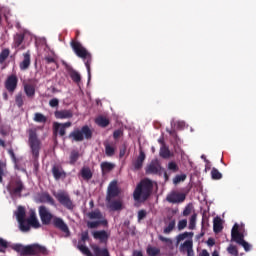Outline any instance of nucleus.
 I'll use <instances>...</instances> for the list:
<instances>
[{"label": "nucleus", "mask_w": 256, "mask_h": 256, "mask_svg": "<svg viewBox=\"0 0 256 256\" xmlns=\"http://www.w3.org/2000/svg\"><path fill=\"white\" fill-rule=\"evenodd\" d=\"M101 170L102 171H113V169H115V164L111 163V162H102L101 165Z\"/></svg>", "instance_id": "obj_33"}, {"label": "nucleus", "mask_w": 256, "mask_h": 256, "mask_svg": "<svg viewBox=\"0 0 256 256\" xmlns=\"http://www.w3.org/2000/svg\"><path fill=\"white\" fill-rule=\"evenodd\" d=\"M11 249L16 251V253H19L21 256L47 255V248L39 244H32L27 246H23V244H13Z\"/></svg>", "instance_id": "obj_4"}, {"label": "nucleus", "mask_w": 256, "mask_h": 256, "mask_svg": "<svg viewBox=\"0 0 256 256\" xmlns=\"http://www.w3.org/2000/svg\"><path fill=\"white\" fill-rule=\"evenodd\" d=\"M80 175L84 181H91L93 179V172L91 171V168L84 166L81 171Z\"/></svg>", "instance_id": "obj_26"}, {"label": "nucleus", "mask_w": 256, "mask_h": 256, "mask_svg": "<svg viewBox=\"0 0 256 256\" xmlns=\"http://www.w3.org/2000/svg\"><path fill=\"white\" fill-rule=\"evenodd\" d=\"M68 139L72 141V143H81L83 141H89L93 139V130L88 125H84L81 128H75L68 135Z\"/></svg>", "instance_id": "obj_5"}, {"label": "nucleus", "mask_w": 256, "mask_h": 256, "mask_svg": "<svg viewBox=\"0 0 256 256\" xmlns=\"http://www.w3.org/2000/svg\"><path fill=\"white\" fill-rule=\"evenodd\" d=\"M73 123L71 122H65V123H59V122H54L53 127H54V133H58L60 137H65L67 131L66 129H69Z\"/></svg>", "instance_id": "obj_15"}, {"label": "nucleus", "mask_w": 256, "mask_h": 256, "mask_svg": "<svg viewBox=\"0 0 256 256\" xmlns=\"http://www.w3.org/2000/svg\"><path fill=\"white\" fill-rule=\"evenodd\" d=\"M200 256H210L209 252L207 250H202V252L200 253Z\"/></svg>", "instance_id": "obj_64"}, {"label": "nucleus", "mask_w": 256, "mask_h": 256, "mask_svg": "<svg viewBox=\"0 0 256 256\" xmlns=\"http://www.w3.org/2000/svg\"><path fill=\"white\" fill-rule=\"evenodd\" d=\"M52 175L55 181H60V179H67V172H65V170L59 166L54 165L52 167Z\"/></svg>", "instance_id": "obj_19"}, {"label": "nucleus", "mask_w": 256, "mask_h": 256, "mask_svg": "<svg viewBox=\"0 0 256 256\" xmlns=\"http://www.w3.org/2000/svg\"><path fill=\"white\" fill-rule=\"evenodd\" d=\"M8 153L10 155V157L15 161L17 159V157L15 156V152L13 151V149L8 150Z\"/></svg>", "instance_id": "obj_62"}, {"label": "nucleus", "mask_w": 256, "mask_h": 256, "mask_svg": "<svg viewBox=\"0 0 256 256\" xmlns=\"http://www.w3.org/2000/svg\"><path fill=\"white\" fill-rule=\"evenodd\" d=\"M227 252L230 254V255H233V256H239V250H237V246L233 245V244H230L229 247L227 248Z\"/></svg>", "instance_id": "obj_45"}, {"label": "nucleus", "mask_w": 256, "mask_h": 256, "mask_svg": "<svg viewBox=\"0 0 256 256\" xmlns=\"http://www.w3.org/2000/svg\"><path fill=\"white\" fill-rule=\"evenodd\" d=\"M146 253L149 256H157V255H159V253H161V250H159L158 248L152 247V246H148Z\"/></svg>", "instance_id": "obj_39"}, {"label": "nucleus", "mask_w": 256, "mask_h": 256, "mask_svg": "<svg viewBox=\"0 0 256 256\" xmlns=\"http://www.w3.org/2000/svg\"><path fill=\"white\" fill-rule=\"evenodd\" d=\"M175 157V152L169 149V146L165 144V141H161V158L162 159H173Z\"/></svg>", "instance_id": "obj_18"}, {"label": "nucleus", "mask_w": 256, "mask_h": 256, "mask_svg": "<svg viewBox=\"0 0 256 256\" xmlns=\"http://www.w3.org/2000/svg\"><path fill=\"white\" fill-rule=\"evenodd\" d=\"M185 179H187V175L186 174L176 175L173 178V183L175 185H179V183H183V181H185Z\"/></svg>", "instance_id": "obj_42"}, {"label": "nucleus", "mask_w": 256, "mask_h": 256, "mask_svg": "<svg viewBox=\"0 0 256 256\" xmlns=\"http://www.w3.org/2000/svg\"><path fill=\"white\" fill-rule=\"evenodd\" d=\"M45 61H46V63H56L55 58H53L51 56L45 57Z\"/></svg>", "instance_id": "obj_60"}, {"label": "nucleus", "mask_w": 256, "mask_h": 256, "mask_svg": "<svg viewBox=\"0 0 256 256\" xmlns=\"http://www.w3.org/2000/svg\"><path fill=\"white\" fill-rule=\"evenodd\" d=\"M168 133H169V135H170L175 141H179V136L177 135V131H175V130H169Z\"/></svg>", "instance_id": "obj_54"}, {"label": "nucleus", "mask_w": 256, "mask_h": 256, "mask_svg": "<svg viewBox=\"0 0 256 256\" xmlns=\"http://www.w3.org/2000/svg\"><path fill=\"white\" fill-rule=\"evenodd\" d=\"M159 171H161L159 160H152L145 168L146 175H158Z\"/></svg>", "instance_id": "obj_14"}, {"label": "nucleus", "mask_w": 256, "mask_h": 256, "mask_svg": "<svg viewBox=\"0 0 256 256\" xmlns=\"http://www.w3.org/2000/svg\"><path fill=\"white\" fill-rule=\"evenodd\" d=\"M211 177L214 181H219V179H223V174L217 168H212Z\"/></svg>", "instance_id": "obj_35"}, {"label": "nucleus", "mask_w": 256, "mask_h": 256, "mask_svg": "<svg viewBox=\"0 0 256 256\" xmlns=\"http://www.w3.org/2000/svg\"><path fill=\"white\" fill-rule=\"evenodd\" d=\"M207 245H209V247H213V245H215V240L213 238H209L207 240Z\"/></svg>", "instance_id": "obj_63"}, {"label": "nucleus", "mask_w": 256, "mask_h": 256, "mask_svg": "<svg viewBox=\"0 0 256 256\" xmlns=\"http://www.w3.org/2000/svg\"><path fill=\"white\" fill-rule=\"evenodd\" d=\"M51 224L55 229L64 233L65 237H71V231L69 230V226L65 223V220L61 217L54 216Z\"/></svg>", "instance_id": "obj_10"}, {"label": "nucleus", "mask_w": 256, "mask_h": 256, "mask_svg": "<svg viewBox=\"0 0 256 256\" xmlns=\"http://www.w3.org/2000/svg\"><path fill=\"white\" fill-rule=\"evenodd\" d=\"M70 47L74 51V53L77 55V57H80V59H83L85 63V67L87 69L88 73V79H91V63L93 61V56L85 47H83L82 44H80L79 41L72 40L70 42Z\"/></svg>", "instance_id": "obj_3"}, {"label": "nucleus", "mask_w": 256, "mask_h": 256, "mask_svg": "<svg viewBox=\"0 0 256 256\" xmlns=\"http://www.w3.org/2000/svg\"><path fill=\"white\" fill-rule=\"evenodd\" d=\"M87 227L89 229H97L99 227V221L87 222Z\"/></svg>", "instance_id": "obj_51"}, {"label": "nucleus", "mask_w": 256, "mask_h": 256, "mask_svg": "<svg viewBox=\"0 0 256 256\" xmlns=\"http://www.w3.org/2000/svg\"><path fill=\"white\" fill-rule=\"evenodd\" d=\"M38 213L43 225H51L53 219H55V215L49 212L46 206H40Z\"/></svg>", "instance_id": "obj_11"}, {"label": "nucleus", "mask_w": 256, "mask_h": 256, "mask_svg": "<svg viewBox=\"0 0 256 256\" xmlns=\"http://www.w3.org/2000/svg\"><path fill=\"white\" fill-rule=\"evenodd\" d=\"M103 145L105 147V155L107 157H113V155H115V151H117L115 142H109V140H106Z\"/></svg>", "instance_id": "obj_21"}, {"label": "nucleus", "mask_w": 256, "mask_h": 256, "mask_svg": "<svg viewBox=\"0 0 256 256\" xmlns=\"http://www.w3.org/2000/svg\"><path fill=\"white\" fill-rule=\"evenodd\" d=\"M161 242L168 243V245H173V241H171L169 238L161 237Z\"/></svg>", "instance_id": "obj_59"}, {"label": "nucleus", "mask_w": 256, "mask_h": 256, "mask_svg": "<svg viewBox=\"0 0 256 256\" xmlns=\"http://www.w3.org/2000/svg\"><path fill=\"white\" fill-rule=\"evenodd\" d=\"M50 107H59V99L53 98L49 101Z\"/></svg>", "instance_id": "obj_53"}, {"label": "nucleus", "mask_w": 256, "mask_h": 256, "mask_svg": "<svg viewBox=\"0 0 256 256\" xmlns=\"http://www.w3.org/2000/svg\"><path fill=\"white\" fill-rule=\"evenodd\" d=\"M187 227V219L180 220L178 222V231H183Z\"/></svg>", "instance_id": "obj_49"}, {"label": "nucleus", "mask_w": 256, "mask_h": 256, "mask_svg": "<svg viewBox=\"0 0 256 256\" xmlns=\"http://www.w3.org/2000/svg\"><path fill=\"white\" fill-rule=\"evenodd\" d=\"M79 160V151L73 150L70 153V165H75L77 161Z\"/></svg>", "instance_id": "obj_38"}, {"label": "nucleus", "mask_w": 256, "mask_h": 256, "mask_svg": "<svg viewBox=\"0 0 256 256\" xmlns=\"http://www.w3.org/2000/svg\"><path fill=\"white\" fill-rule=\"evenodd\" d=\"M145 217H147V210L138 211V223H141Z\"/></svg>", "instance_id": "obj_48"}, {"label": "nucleus", "mask_w": 256, "mask_h": 256, "mask_svg": "<svg viewBox=\"0 0 256 256\" xmlns=\"http://www.w3.org/2000/svg\"><path fill=\"white\" fill-rule=\"evenodd\" d=\"M145 152L143 151L142 148H140L139 156L137 157L136 160L132 162V165L134 167V171H139L143 169V163L145 162L146 159Z\"/></svg>", "instance_id": "obj_17"}, {"label": "nucleus", "mask_w": 256, "mask_h": 256, "mask_svg": "<svg viewBox=\"0 0 256 256\" xmlns=\"http://www.w3.org/2000/svg\"><path fill=\"white\" fill-rule=\"evenodd\" d=\"M23 61L20 63L21 71H27V68L31 65V54L26 52L23 54Z\"/></svg>", "instance_id": "obj_25"}, {"label": "nucleus", "mask_w": 256, "mask_h": 256, "mask_svg": "<svg viewBox=\"0 0 256 256\" xmlns=\"http://www.w3.org/2000/svg\"><path fill=\"white\" fill-rule=\"evenodd\" d=\"M240 245L243 246L244 251L246 252L251 251V245L248 244L247 241L244 240L242 243H240Z\"/></svg>", "instance_id": "obj_52"}, {"label": "nucleus", "mask_w": 256, "mask_h": 256, "mask_svg": "<svg viewBox=\"0 0 256 256\" xmlns=\"http://www.w3.org/2000/svg\"><path fill=\"white\" fill-rule=\"evenodd\" d=\"M231 237H232V241H235L236 243H238V245H240V243L245 241V236L241 232H238V233L232 235Z\"/></svg>", "instance_id": "obj_36"}, {"label": "nucleus", "mask_w": 256, "mask_h": 256, "mask_svg": "<svg viewBox=\"0 0 256 256\" xmlns=\"http://www.w3.org/2000/svg\"><path fill=\"white\" fill-rule=\"evenodd\" d=\"M24 99H25V97H24L23 94H21V93H18V94L15 96V103H16V105H17V107H18L19 109H21V107H23V105H24Z\"/></svg>", "instance_id": "obj_37"}, {"label": "nucleus", "mask_w": 256, "mask_h": 256, "mask_svg": "<svg viewBox=\"0 0 256 256\" xmlns=\"http://www.w3.org/2000/svg\"><path fill=\"white\" fill-rule=\"evenodd\" d=\"M9 55H11V50H9L8 48H5L0 52V65H3V63L7 61Z\"/></svg>", "instance_id": "obj_29"}, {"label": "nucleus", "mask_w": 256, "mask_h": 256, "mask_svg": "<svg viewBox=\"0 0 256 256\" xmlns=\"http://www.w3.org/2000/svg\"><path fill=\"white\" fill-rule=\"evenodd\" d=\"M110 211H121L123 209V202L121 200L107 201Z\"/></svg>", "instance_id": "obj_24"}, {"label": "nucleus", "mask_w": 256, "mask_h": 256, "mask_svg": "<svg viewBox=\"0 0 256 256\" xmlns=\"http://www.w3.org/2000/svg\"><path fill=\"white\" fill-rule=\"evenodd\" d=\"M24 92L26 93L27 97H35V86L31 84L24 85Z\"/></svg>", "instance_id": "obj_30"}, {"label": "nucleus", "mask_w": 256, "mask_h": 256, "mask_svg": "<svg viewBox=\"0 0 256 256\" xmlns=\"http://www.w3.org/2000/svg\"><path fill=\"white\" fill-rule=\"evenodd\" d=\"M54 117L57 119H72L73 111L72 110H56L54 112Z\"/></svg>", "instance_id": "obj_23"}, {"label": "nucleus", "mask_w": 256, "mask_h": 256, "mask_svg": "<svg viewBox=\"0 0 256 256\" xmlns=\"http://www.w3.org/2000/svg\"><path fill=\"white\" fill-rule=\"evenodd\" d=\"M189 237H193V233H191V232H184L182 234H179L177 236V242L181 243V241H185V239H187Z\"/></svg>", "instance_id": "obj_44"}, {"label": "nucleus", "mask_w": 256, "mask_h": 256, "mask_svg": "<svg viewBox=\"0 0 256 256\" xmlns=\"http://www.w3.org/2000/svg\"><path fill=\"white\" fill-rule=\"evenodd\" d=\"M213 231L214 233H221L223 231V222L221 218L219 217L214 218Z\"/></svg>", "instance_id": "obj_28"}, {"label": "nucleus", "mask_w": 256, "mask_h": 256, "mask_svg": "<svg viewBox=\"0 0 256 256\" xmlns=\"http://www.w3.org/2000/svg\"><path fill=\"white\" fill-rule=\"evenodd\" d=\"M81 241H83V243H85L86 241H89V231H83L81 233Z\"/></svg>", "instance_id": "obj_50"}, {"label": "nucleus", "mask_w": 256, "mask_h": 256, "mask_svg": "<svg viewBox=\"0 0 256 256\" xmlns=\"http://www.w3.org/2000/svg\"><path fill=\"white\" fill-rule=\"evenodd\" d=\"M182 247L184 249H187V251H191L193 249V241L191 240H186L183 244Z\"/></svg>", "instance_id": "obj_47"}, {"label": "nucleus", "mask_w": 256, "mask_h": 256, "mask_svg": "<svg viewBox=\"0 0 256 256\" xmlns=\"http://www.w3.org/2000/svg\"><path fill=\"white\" fill-rule=\"evenodd\" d=\"M78 249L81 251V253H83V255L86 256H111L107 248H101L97 244L91 245V249L94 254L91 252V250H89L87 246L83 244L78 245Z\"/></svg>", "instance_id": "obj_8"}, {"label": "nucleus", "mask_w": 256, "mask_h": 256, "mask_svg": "<svg viewBox=\"0 0 256 256\" xmlns=\"http://www.w3.org/2000/svg\"><path fill=\"white\" fill-rule=\"evenodd\" d=\"M7 241H5L3 238H0V249H7Z\"/></svg>", "instance_id": "obj_58"}, {"label": "nucleus", "mask_w": 256, "mask_h": 256, "mask_svg": "<svg viewBox=\"0 0 256 256\" xmlns=\"http://www.w3.org/2000/svg\"><path fill=\"white\" fill-rule=\"evenodd\" d=\"M94 239L100 241V243H107L109 241V234L105 230L93 232Z\"/></svg>", "instance_id": "obj_22"}, {"label": "nucleus", "mask_w": 256, "mask_h": 256, "mask_svg": "<svg viewBox=\"0 0 256 256\" xmlns=\"http://www.w3.org/2000/svg\"><path fill=\"white\" fill-rule=\"evenodd\" d=\"M7 191L11 197H21V193L25 191V184L20 177H12L7 185Z\"/></svg>", "instance_id": "obj_7"}, {"label": "nucleus", "mask_w": 256, "mask_h": 256, "mask_svg": "<svg viewBox=\"0 0 256 256\" xmlns=\"http://www.w3.org/2000/svg\"><path fill=\"white\" fill-rule=\"evenodd\" d=\"M69 75L74 83H81V74L77 70H71Z\"/></svg>", "instance_id": "obj_32"}, {"label": "nucleus", "mask_w": 256, "mask_h": 256, "mask_svg": "<svg viewBox=\"0 0 256 256\" xmlns=\"http://www.w3.org/2000/svg\"><path fill=\"white\" fill-rule=\"evenodd\" d=\"M168 171H171V173H177L179 171V166L175 161H170L167 165Z\"/></svg>", "instance_id": "obj_41"}, {"label": "nucleus", "mask_w": 256, "mask_h": 256, "mask_svg": "<svg viewBox=\"0 0 256 256\" xmlns=\"http://www.w3.org/2000/svg\"><path fill=\"white\" fill-rule=\"evenodd\" d=\"M95 123L98 124L99 127H107L109 125V119L104 116H99L96 118Z\"/></svg>", "instance_id": "obj_31"}, {"label": "nucleus", "mask_w": 256, "mask_h": 256, "mask_svg": "<svg viewBox=\"0 0 256 256\" xmlns=\"http://www.w3.org/2000/svg\"><path fill=\"white\" fill-rule=\"evenodd\" d=\"M41 198L43 201H45V203H49V205L55 206V199H53L49 193L42 194Z\"/></svg>", "instance_id": "obj_40"}, {"label": "nucleus", "mask_w": 256, "mask_h": 256, "mask_svg": "<svg viewBox=\"0 0 256 256\" xmlns=\"http://www.w3.org/2000/svg\"><path fill=\"white\" fill-rule=\"evenodd\" d=\"M17 83H19V79L15 74H12L8 76L5 81V89H7L9 93H15V89H17Z\"/></svg>", "instance_id": "obj_13"}, {"label": "nucleus", "mask_w": 256, "mask_h": 256, "mask_svg": "<svg viewBox=\"0 0 256 256\" xmlns=\"http://www.w3.org/2000/svg\"><path fill=\"white\" fill-rule=\"evenodd\" d=\"M184 217H187L188 215H191V208L186 207L183 211Z\"/></svg>", "instance_id": "obj_61"}, {"label": "nucleus", "mask_w": 256, "mask_h": 256, "mask_svg": "<svg viewBox=\"0 0 256 256\" xmlns=\"http://www.w3.org/2000/svg\"><path fill=\"white\" fill-rule=\"evenodd\" d=\"M125 153H127V146L124 145L122 148H120L119 157L120 158L125 157Z\"/></svg>", "instance_id": "obj_57"}, {"label": "nucleus", "mask_w": 256, "mask_h": 256, "mask_svg": "<svg viewBox=\"0 0 256 256\" xmlns=\"http://www.w3.org/2000/svg\"><path fill=\"white\" fill-rule=\"evenodd\" d=\"M120 193L117 181H112L107 189L106 201H111L112 199H115V197H119Z\"/></svg>", "instance_id": "obj_12"}, {"label": "nucleus", "mask_w": 256, "mask_h": 256, "mask_svg": "<svg viewBox=\"0 0 256 256\" xmlns=\"http://www.w3.org/2000/svg\"><path fill=\"white\" fill-rule=\"evenodd\" d=\"M153 192V181L148 178H145L140 181L134 190L133 197L135 201L145 202L149 197H151V193Z\"/></svg>", "instance_id": "obj_2"}, {"label": "nucleus", "mask_w": 256, "mask_h": 256, "mask_svg": "<svg viewBox=\"0 0 256 256\" xmlns=\"http://www.w3.org/2000/svg\"><path fill=\"white\" fill-rule=\"evenodd\" d=\"M25 215V207L19 206L16 212V219L19 223L20 231L27 233L31 231V227H33V229H39V227H41V223H39L35 211H31L27 219H25Z\"/></svg>", "instance_id": "obj_1"}, {"label": "nucleus", "mask_w": 256, "mask_h": 256, "mask_svg": "<svg viewBox=\"0 0 256 256\" xmlns=\"http://www.w3.org/2000/svg\"><path fill=\"white\" fill-rule=\"evenodd\" d=\"M187 199L185 193H172L167 196V201L169 203H183Z\"/></svg>", "instance_id": "obj_20"}, {"label": "nucleus", "mask_w": 256, "mask_h": 256, "mask_svg": "<svg viewBox=\"0 0 256 256\" xmlns=\"http://www.w3.org/2000/svg\"><path fill=\"white\" fill-rule=\"evenodd\" d=\"M28 145L32 153L34 161H39V153L41 152V140L37 135V131L30 129L28 132Z\"/></svg>", "instance_id": "obj_6"}, {"label": "nucleus", "mask_w": 256, "mask_h": 256, "mask_svg": "<svg viewBox=\"0 0 256 256\" xmlns=\"http://www.w3.org/2000/svg\"><path fill=\"white\" fill-rule=\"evenodd\" d=\"M23 41H25V34L23 33H17L14 36V42H13V47L15 49H19V47H21V45L23 44Z\"/></svg>", "instance_id": "obj_27"}, {"label": "nucleus", "mask_w": 256, "mask_h": 256, "mask_svg": "<svg viewBox=\"0 0 256 256\" xmlns=\"http://www.w3.org/2000/svg\"><path fill=\"white\" fill-rule=\"evenodd\" d=\"M89 219H103V214L100 211H93L88 214Z\"/></svg>", "instance_id": "obj_46"}, {"label": "nucleus", "mask_w": 256, "mask_h": 256, "mask_svg": "<svg viewBox=\"0 0 256 256\" xmlns=\"http://www.w3.org/2000/svg\"><path fill=\"white\" fill-rule=\"evenodd\" d=\"M189 237H193V233H191V232H184L182 234H179L177 236V242L181 243V241H185V239H187Z\"/></svg>", "instance_id": "obj_43"}, {"label": "nucleus", "mask_w": 256, "mask_h": 256, "mask_svg": "<svg viewBox=\"0 0 256 256\" xmlns=\"http://www.w3.org/2000/svg\"><path fill=\"white\" fill-rule=\"evenodd\" d=\"M177 221L175 220V218H173L172 215H168L165 219H164V230L163 233L165 235H169L173 229H175V225H176Z\"/></svg>", "instance_id": "obj_16"}, {"label": "nucleus", "mask_w": 256, "mask_h": 256, "mask_svg": "<svg viewBox=\"0 0 256 256\" xmlns=\"http://www.w3.org/2000/svg\"><path fill=\"white\" fill-rule=\"evenodd\" d=\"M237 233H240L239 232V224H234L232 230H231V236L232 235H236Z\"/></svg>", "instance_id": "obj_55"}, {"label": "nucleus", "mask_w": 256, "mask_h": 256, "mask_svg": "<svg viewBox=\"0 0 256 256\" xmlns=\"http://www.w3.org/2000/svg\"><path fill=\"white\" fill-rule=\"evenodd\" d=\"M53 195L55 199H57V201L60 203V205L68 209V211H73V209H75V204H73V200H71V197L67 192H54Z\"/></svg>", "instance_id": "obj_9"}, {"label": "nucleus", "mask_w": 256, "mask_h": 256, "mask_svg": "<svg viewBox=\"0 0 256 256\" xmlns=\"http://www.w3.org/2000/svg\"><path fill=\"white\" fill-rule=\"evenodd\" d=\"M121 135H123V131H121V130H115L113 132L114 139H119L121 137Z\"/></svg>", "instance_id": "obj_56"}, {"label": "nucleus", "mask_w": 256, "mask_h": 256, "mask_svg": "<svg viewBox=\"0 0 256 256\" xmlns=\"http://www.w3.org/2000/svg\"><path fill=\"white\" fill-rule=\"evenodd\" d=\"M34 121L36 123H47V117L42 113L37 112L34 114Z\"/></svg>", "instance_id": "obj_34"}]
</instances>
